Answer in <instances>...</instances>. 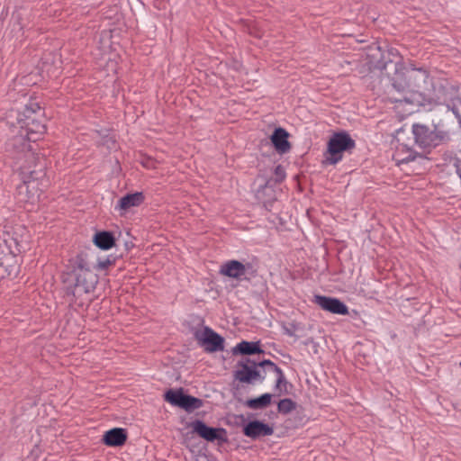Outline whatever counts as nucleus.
Instances as JSON below:
<instances>
[{"label": "nucleus", "mask_w": 461, "mask_h": 461, "mask_svg": "<svg viewBox=\"0 0 461 461\" xmlns=\"http://www.w3.org/2000/svg\"><path fill=\"white\" fill-rule=\"evenodd\" d=\"M21 179L22 184L17 186L18 200L25 205H35L41 194L39 176L21 177Z\"/></svg>", "instance_id": "0eeeda50"}, {"label": "nucleus", "mask_w": 461, "mask_h": 461, "mask_svg": "<svg viewBox=\"0 0 461 461\" xmlns=\"http://www.w3.org/2000/svg\"><path fill=\"white\" fill-rule=\"evenodd\" d=\"M203 404V402L201 399L185 394L181 408L190 412L201 408Z\"/></svg>", "instance_id": "5701e85b"}, {"label": "nucleus", "mask_w": 461, "mask_h": 461, "mask_svg": "<svg viewBox=\"0 0 461 461\" xmlns=\"http://www.w3.org/2000/svg\"><path fill=\"white\" fill-rule=\"evenodd\" d=\"M243 432L247 437L257 438L260 436H270L274 429L267 424L258 420L249 422L243 429Z\"/></svg>", "instance_id": "ddd939ff"}, {"label": "nucleus", "mask_w": 461, "mask_h": 461, "mask_svg": "<svg viewBox=\"0 0 461 461\" xmlns=\"http://www.w3.org/2000/svg\"><path fill=\"white\" fill-rule=\"evenodd\" d=\"M257 366L267 367L268 371L274 372L276 375V389L279 390L282 384H286L285 377L283 371L271 360L266 359L259 363H256L249 358L239 361L237 369L234 371V378L246 384H251L254 380H263L264 377L260 375Z\"/></svg>", "instance_id": "39448f33"}, {"label": "nucleus", "mask_w": 461, "mask_h": 461, "mask_svg": "<svg viewBox=\"0 0 461 461\" xmlns=\"http://www.w3.org/2000/svg\"><path fill=\"white\" fill-rule=\"evenodd\" d=\"M296 408V403L290 398L282 399L277 404V411L283 414H288Z\"/></svg>", "instance_id": "a878e982"}, {"label": "nucleus", "mask_w": 461, "mask_h": 461, "mask_svg": "<svg viewBox=\"0 0 461 461\" xmlns=\"http://www.w3.org/2000/svg\"><path fill=\"white\" fill-rule=\"evenodd\" d=\"M356 148V141L345 131L334 132L328 143L324 153L323 163L336 165L343 158V152L351 153Z\"/></svg>", "instance_id": "423d86ee"}, {"label": "nucleus", "mask_w": 461, "mask_h": 461, "mask_svg": "<svg viewBox=\"0 0 461 461\" xmlns=\"http://www.w3.org/2000/svg\"><path fill=\"white\" fill-rule=\"evenodd\" d=\"M275 175L276 176V181L281 182L285 177V171L281 165H278L275 168Z\"/></svg>", "instance_id": "c85d7f7f"}, {"label": "nucleus", "mask_w": 461, "mask_h": 461, "mask_svg": "<svg viewBox=\"0 0 461 461\" xmlns=\"http://www.w3.org/2000/svg\"><path fill=\"white\" fill-rule=\"evenodd\" d=\"M185 393H183L182 389L179 390H168L166 392L164 395L165 401L168 402L174 406L182 407L183 401L185 398Z\"/></svg>", "instance_id": "412c9836"}, {"label": "nucleus", "mask_w": 461, "mask_h": 461, "mask_svg": "<svg viewBox=\"0 0 461 461\" xmlns=\"http://www.w3.org/2000/svg\"><path fill=\"white\" fill-rule=\"evenodd\" d=\"M25 461H46V457L43 456L42 450L39 446H35Z\"/></svg>", "instance_id": "bb28decb"}, {"label": "nucleus", "mask_w": 461, "mask_h": 461, "mask_svg": "<svg viewBox=\"0 0 461 461\" xmlns=\"http://www.w3.org/2000/svg\"><path fill=\"white\" fill-rule=\"evenodd\" d=\"M140 164L148 169H156L158 167V161L150 157L142 158Z\"/></svg>", "instance_id": "cd10ccee"}, {"label": "nucleus", "mask_w": 461, "mask_h": 461, "mask_svg": "<svg viewBox=\"0 0 461 461\" xmlns=\"http://www.w3.org/2000/svg\"><path fill=\"white\" fill-rule=\"evenodd\" d=\"M459 365H460V366H461V362H460V364H459Z\"/></svg>", "instance_id": "7c9ffc66"}, {"label": "nucleus", "mask_w": 461, "mask_h": 461, "mask_svg": "<svg viewBox=\"0 0 461 461\" xmlns=\"http://www.w3.org/2000/svg\"><path fill=\"white\" fill-rule=\"evenodd\" d=\"M246 273V266L238 260H230L220 268V274L228 277L239 279Z\"/></svg>", "instance_id": "2eb2a0df"}, {"label": "nucleus", "mask_w": 461, "mask_h": 461, "mask_svg": "<svg viewBox=\"0 0 461 461\" xmlns=\"http://www.w3.org/2000/svg\"><path fill=\"white\" fill-rule=\"evenodd\" d=\"M194 338L199 345L203 347L207 352H216L224 349L223 338L209 327H204L203 330L195 331Z\"/></svg>", "instance_id": "6e6552de"}, {"label": "nucleus", "mask_w": 461, "mask_h": 461, "mask_svg": "<svg viewBox=\"0 0 461 461\" xmlns=\"http://www.w3.org/2000/svg\"><path fill=\"white\" fill-rule=\"evenodd\" d=\"M203 404V402L201 399L185 394L181 408L190 412L201 408Z\"/></svg>", "instance_id": "b1692460"}, {"label": "nucleus", "mask_w": 461, "mask_h": 461, "mask_svg": "<svg viewBox=\"0 0 461 461\" xmlns=\"http://www.w3.org/2000/svg\"><path fill=\"white\" fill-rule=\"evenodd\" d=\"M191 427L194 432L209 442L218 441L219 444H222L228 441L225 429L208 427L199 420L193 421Z\"/></svg>", "instance_id": "1a4fd4ad"}, {"label": "nucleus", "mask_w": 461, "mask_h": 461, "mask_svg": "<svg viewBox=\"0 0 461 461\" xmlns=\"http://www.w3.org/2000/svg\"><path fill=\"white\" fill-rule=\"evenodd\" d=\"M392 86L396 91L413 96L414 103L426 104L445 102L447 91L451 87L447 79L440 80L435 86L429 72L422 68L396 69L392 77Z\"/></svg>", "instance_id": "f257e3e1"}, {"label": "nucleus", "mask_w": 461, "mask_h": 461, "mask_svg": "<svg viewBox=\"0 0 461 461\" xmlns=\"http://www.w3.org/2000/svg\"><path fill=\"white\" fill-rule=\"evenodd\" d=\"M263 350L259 347V342L241 341L233 349V353H240L242 355H252L262 353Z\"/></svg>", "instance_id": "aec40b11"}, {"label": "nucleus", "mask_w": 461, "mask_h": 461, "mask_svg": "<svg viewBox=\"0 0 461 461\" xmlns=\"http://www.w3.org/2000/svg\"><path fill=\"white\" fill-rule=\"evenodd\" d=\"M31 142L20 137H13L10 142V156L21 177L39 176L36 170L39 156L33 151Z\"/></svg>", "instance_id": "20e7f679"}, {"label": "nucleus", "mask_w": 461, "mask_h": 461, "mask_svg": "<svg viewBox=\"0 0 461 461\" xmlns=\"http://www.w3.org/2000/svg\"><path fill=\"white\" fill-rule=\"evenodd\" d=\"M426 104H419L413 102V96L403 94L402 99H394L393 110L399 119L402 120L405 117L412 114L417 106H424Z\"/></svg>", "instance_id": "f8f14e48"}, {"label": "nucleus", "mask_w": 461, "mask_h": 461, "mask_svg": "<svg viewBox=\"0 0 461 461\" xmlns=\"http://www.w3.org/2000/svg\"><path fill=\"white\" fill-rule=\"evenodd\" d=\"M70 276L73 277V282L68 286V290L74 298L73 303L83 306L89 301V294L98 283V276L94 273L86 257L79 254L76 258V266Z\"/></svg>", "instance_id": "7ed1b4c3"}, {"label": "nucleus", "mask_w": 461, "mask_h": 461, "mask_svg": "<svg viewBox=\"0 0 461 461\" xmlns=\"http://www.w3.org/2000/svg\"><path fill=\"white\" fill-rule=\"evenodd\" d=\"M16 123L20 137L28 141H37L47 132L44 108L36 98H31L17 113Z\"/></svg>", "instance_id": "f03ea898"}, {"label": "nucleus", "mask_w": 461, "mask_h": 461, "mask_svg": "<svg viewBox=\"0 0 461 461\" xmlns=\"http://www.w3.org/2000/svg\"><path fill=\"white\" fill-rule=\"evenodd\" d=\"M315 303L324 311L334 314L346 315L348 313V306L339 299L323 295H316Z\"/></svg>", "instance_id": "9b49d317"}, {"label": "nucleus", "mask_w": 461, "mask_h": 461, "mask_svg": "<svg viewBox=\"0 0 461 461\" xmlns=\"http://www.w3.org/2000/svg\"><path fill=\"white\" fill-rule=\"evenodd\" d=\"M289 133L283 128H277L271 136V141L278 153L284 154L291 149V143L288 141Z\"/></svg>", "instance_id": "4468645a"}, {"label": "nucleus", "mask_w": 461, "mask_h": 461, "mask_svg": "<svg viewBox=\"0 0 461 461\" xmlns=\"http://www.w3.org/2000/svg\"><path fill=\"white\" fill-rule=\"evenodd\" d=\"M412 132L416 143L421 148L436 147L442 140V136L436 130L423 124H414Z\"/></svg>", "instance_id": "9d476101"}, {"label": "nucleus", "mask_w": 461, "mask_h": 461, "mask_svg": "<svg viewBox=\"0 0 461 461\" xmlns=\"http://www.w3.org/2000/svg\"><path fill=\"white\" fill-rule=\"evenodd\" d=\"M94 243L99 249L107 250L115 245V239L109 231H100L95 235Z\"/></svg>", "instance_id": "a211bd4d"}, {"label": "nucleus", "mask_w": 461, "mask_h": 461, "mask_svg": "<svg viewBox=\"0 0 461 461\" xmlns=\"http://www.w3.org/2000/svg\"><path fill=\"white\" fill-rule=\"evenodd\" d=\"M271 398H272V395L270 393H265L258 398L248 400L246 402V405L249 408L254 409V410L263 409L270 404Z\"/></svg>", "instance_id": "4be33fe9"}, {"label": "nucleus", "mask_w": 461, "mask_h": 461, "mask_svg": "<svg viewBox=\"0 0 461 461\" xmlns=\"http://www.w3.org/2000/svg\"><path fill=\"white\" fill-rule=\"evenodd\" d=\"M115 258L112 256H108L104 258H98L93 268L96 271L104 272L106 275L109 267L115 265Z\"/></svg>", "instance_id": "393cba45"}, {"label": "nucleus", "mask_w": 461, "mask_h": 461, "mask_svg": "<svg viewBox=\"0 0 461 461\" xmlns=\"http://www.w3.org/2000/svg\"><path fill=\"white\" fill-rule=\"evenodd\" d=\"M369 50L370 51H375V53H373L372 54V57L374 58H378V56L380 57L381 56V50H380V47L378 46H375V47H369Z\"/></svg>", "instance_id": "c756f323"}, {"label": "nucleus", "mask_w": 461, "mask_h": 461, "mask_svg": "<svg viewBox=\"0 0 461 461\" xmlns=\"http://www.w3.org/2000/svg\"><path fill=\"white\" fill-rule=\"evenodd\" d=\"M127 440V433L125 429L121 428H114L106 431L103 437V442L106 446L120 447L122 446Z\"/></svg>", "instance_id": "dca6fc26"}, {"label": "nucleus", "mask_w": 461, "mask_h": 461, "mask_svg": "<svg viewBox=\"0 0 461 461\" xmlns=\"http://www.w3.org/2000/svg\"><path fill=\"white\" fill-rule=\"evenodd\" d=\"M415 158L414 151L406 145L400 143L396 146L393 159L397 164L405 163Z\"/></svg>", "instance_id": "6ab92c4d"}, {"label": "nucleus", "mask_w": 461, "mask_h": 461, "mask_svg": "<svg viewBox=\"0 0 461 461\" xmlns=\"http://www.w3.org/2000/svg\"><path fill=\"white\" fill-rule=\"evenodd\" d=\"M144 200L145 196L142 192L128 194L119 200L117 208L120 211L126 212L131 207L140 206L144 202Z\"/></svg>", "instance_id": "f3484780"}]
</instances>
